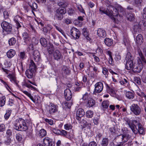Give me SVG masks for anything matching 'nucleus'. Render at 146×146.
Masks as SVG:
<instances>
[{"instance_id":"60","label":"nucleus","mask_w":146,"mask_h":146,"mask_svg":"<svg viewBox=\"0 0 146 146\" xmlns=\"http://www.w3.org/2000/svg\"><path fill=\"white\" fill-rule=\"evenodd\" d=\"M5 125L2 124L0 125V131L3 132L5 130Z\"/></svg>"},{"instance_id":"49","label":"nucleus","mask_w":146,"mask_h":146,"mask_svg":"<svg viewBox=\"0 0 146 146\" xmlns=\"http://www.w3.org/2000/svg\"><path fill=\"white\" fill-rule=\"evenodd\" d=\"M137 131H138H138L140 134L143 135L145 134L144 130L142 126L139 128H138V129L137 128Z\"/></svg>"},{"instance_id":"19","label":"nucleus","mask_w":146,"mask_h":146,"mask_svg":"<svg viewBox=\"0 0 146 146\" xmlns=\"http://www.w3.org/2000/svg\"><path fill=\"white\" fill-rule=\"evenodd\" d=\"M15 51L13 49L9 50L7 53V57L9 58H11L15 54Z\"/></svg>"},{"instance_id":"35","label":"nucleus","mask_w":146,"mask_h":146,"mask_svg":"<svg viewBox=\"0 0 146 146\" xmlns=\"http://www.w3.org/2000/svg\"><path fill=\"white\" fill-rule=\"evenodd\" d=\"M109 102L107 101H103L102 103V105L103 107V110H105L108 108L109 106Z\"/></svg>"},{"instance_id":"7","label":"nucleus","mask_w":146,"mask_h":146,"mask_svg":"<svg viewBox=\"0 0 146 146\" xmlns=\"http://www.w3.org/2000/svg\"><path fill=\"white\" fill-rule=\"evenodd\" d=\"M1 26L5 31L10 33L12 29V25L6 21H3L1 24Z\"/></svg>"},{"instance_id":"10","label":"nucleus","mask_w":146,"mask_h":146,"mask_svg":"<svg viewBox=\"0 0 146 146\" xmlns=\"http://www.w3.org/2000/svg\"><path fill=\"white\" fill-rule=\"evenodd\" d=\"M132 125L134 127V129L132 130L135 134H136L138 132L137 127H138V128H139L141 126V125L139 122H138L136 120H133L132 121Z\"/></svg>"},{"instance_id":"25","label":"nucleus","mask_w":146,"mask_h":146,"mask_svg":"<svg viewBox=\"0 0 146 146\" xmlns=\"http://www.w3.org/2000/svg\"><path fill=\"white\" fill-rule=\"evenodd\" d=\"M46 135V132L44 129H41L39 131L38 134V136L40 138H42L45 136Z\"/></svg>"},{"instance_id":"45","label":"nucleus","mask_w":146,"mask_h":146,"mask_svg":"<svg viewBox=\"0 0 146 146\" xmlns=\"http://www.w3.org/2000/svg\"><path fill=\"white\" fill-rule=\"evenodd\" d=\"M20 58L22 60H24L26 58L25 53L24 52H21L19 55Z\"/></svg>"},{"instance_id":"12","label":"nucleus","mask_w":146,"mask_h":146,"mask_svg":"<svg viewBox=\"0 0 146 146\" xmlns=\"http://www.w3.org/2000/svg\"><path fill=\"white\" fill-rule=\"evenodd\" d=\"M64 97L67 101L70 100L72 97L71 92L70 90L68 89H66L64 92Z\"/></svg>"},{"instance_id":"6","label":"nucleus","mask_w":146,"mask_h":146,"mask_svg":"<svg viewBox=\"0 0 146 146\" xmlns=\"http://www.w3.org/2000/svg\"><path fill=\"white\" fill-rule=\"evenodd\" d=\"M103 88V84L102 82H97L95 85V89L93 93L96 94L97 93H100L102 91Z\"/></svg>"},{"instance_id":"18","label":"nucleus","mask_w":146,"mask_h":146,"mask_svg":"<svg viewBox=\"0 0 146 146\" xmlns=\"http://www.w3.org/2000/svg\"><path fill=\"white\" fill-rule=\"evenodd\" d=\"M48 109L50 114L53 113L57 111L56 106L53 104H52L50 106H48Z\"/></svg>"},{"instance_id":"5","label":"nucleus","mask_w":146,"mask_h":146,"mask_svg":"<svg viewBox=\"0 0 146 146\" xmlns=\"http://www.w3.org/2000/svg\"><path fill=\"white\" fill-rule=\"evenodd\" d=\"M70 34L74 39H76L79 38L80 32L78 29L73 27L70 30Z\"/></svg>"},{"instance_id":"48","label":"nucleus","mask_w":146,"mask_h":146,"mask_svg":"<svg viewBox=\"0 0 146 146\" xmlns=\"http://www.w3.org/2000/svg\"><path fill=\"white\" fill-rule=\"evenodd\" d=\"M126 123L128 125L132 130L134 129V127H133V125H132V123L129 120H127L126 121Z\"/></svg>"},{"instance_id":"39","label":"nucleus","mask_w":146,"mask_h":146,"mask_svg":"<svg viewBox=\"0 0 146 146\" xmlns=\"http://www.w3.org/2000/svg\"><path fill=\"white\" fill-rule=\"evenodd\" d=\"M79 122L80 123L82 124H83V126L85 127L87 126H88V127H90L91 125V124L90 123H88L85 120H83L82 121L81 120L80 122Z\"/></svg>"},{"instance_id":"40","label":"nucleus","mask_w":146,"mask_h":146,"mask_svg":"<svg viewBox=\"0 0 146 146\" xmlns=\"http://www.w3.org/2000/svg\"><path fill=\"white\" fill-rule=\"evenodd\" d=\"M8 42L10 46L14 45L16 43V39L15 38L12 37L9 39Z\"/></svg>"},{"instance_id":"21","label":"nucleus","mask_w":146,"mask_h":146,"mask_svg":"<svg viewBox=\"0 0 146 146\" xmlns=\"http://www.w3.org/2000/svg\"><path fill=\"white\" fill-rule=\"evenodd\" d=\"M104 42L106 45L110 46L113 44V41L111 38H106L104 39Z\"/></svg>"},{"instance_id":"57","label":"nucleus","mask_w":146,"mask_h":146,"mask_svg":"<svg viewBox=\"0 0 146 146\" xmlns=\"http://www.w3.org/2000/svg\"><path fill=\"white\" fill-rule=\"evenodd\" d=\"M53 131L54 133L56 134L60 135V130L58 129H56L54 128L53 129Z\"/></svg>"},{"instance_id":"44","label":"nucleus","mask_w":146,"mask_h":146,"mask_svg":"<svg viewBox=\"0 0 146 146\" xmlns=\"http://www.w3.org/2000/svg\"><path fill=\"white\" fill-rule=\"evenodd\" d=\"M86 117L89 118H91L93 115V112L91 110L88 111L86 112Z\"/></svg>"},{"instance_id":"59","label":"nucleus","mask_w":146,"mask_h":146,"mask_svg":"<svg viewBox=\"0 0 146 146\" xmlns=\"http://www.w3.org/2000/svg\"><path fill=\"white\" fill-rule=\"evenodd\" d=\"M113 11L114 12H113V16H116L118 15L119 13L117 9L115 8L113 9Z\"/></svg>"},{"instance_id":"32","label":"nucleus","mask_w":146,"mask_h":146,"mask_svg":"<svg viewBox=\"0 0 146 146\" xmlns=\"http://www.w3.org/2000/svg\"><path fill=\"white\" fill-rule=\"evenodd\" d=\"M95 103V101L93 99L90 98L88 100L87 102V105L89 107H91L93 106Z\"/></svg>"},{"instance_id":"55","label":"nucleus","mask_w":146,"mask_h":146,"mask_svg":"<svg viewBox=\"0 0 146 146\" xmlns=\"http://www.w3.org/2000/svg\"><path fill=\"white\" fill-rule=\"evenodd\" d=\"M67 134V132L63 130H60V135L63 136H66Z\"/></svg>"},{"instance_id":"37","label":"nucleus","mask_w":146,"mask_h":146,"mask_svg":"<svg viewBox=\"0 0 146 146\" xmlns=\"http://www.w3.org/2000/svg\"><path fill=\"white\" fill-rule=\"evenodd\" d=\"M126 97L129 99H133L134 97V95L131 92H127L125 94Z\"/></svg>"},{"instance_id":"27","label":"nucleus","mask_w":146,"mask_h":146,"mask_svg":"<svg viewBox=\"0 0 146 146\" xmlns=\"http://www.w3.org/2000/svg\"><path fill=\"white\" fill-rule=\"evenodd\" d=\"M34 72L31 70L28 69L27 70L26 72V75L28 78H32L33 76V72Z\"/></svg>"},{"instance_id":"54","label":"nucleus","mask_w":146,"mask_h":146,"mask_svg":"<svg viewBox=\"0 0 146 146\" xmlns=\"http://www.w3.org/2000/svg\"><path fill=\"white\" fill-rule=\"evenodd\" d=\"M99 119L97 117H95L93 120L94 123L96 125H98L99 123Z\"/></svg>"},{"instance_id":"8","label":"nucleus","mask_w":146,"mask_h":146,"mask_svg":"<svg viewBox=\"0 0 146 146\" xmlns=\"http://www.w3.org/2000/svg\"><path fill=\"white\" fill-rule=\"evenodd\" d=\"M85 115V112L84 110L81 108H79L77 111L76 113V118L78 121V122H80L82 118Z\"/></svg>"},{"instance_id":"26","label":"nucleus","mask_w":146,"mask_h":146,"mask_svg":"<svg viewBox=\"0 0 146 146\" xmlns=\"http://www.w3.org/2000/svg\"><path fill=\"white\" fill-rule=\"evenodd\" d=\"M133 29L134 34L137 33H139L141 31V28L139 25H134L133 27Z\"/></svg>"},{"instance_id":"56","label":"nucleus","mask_w":146,"mask_h":146,"mask_svg":"<svg viewBox=\"0 0 146 146\" xmlns=\"http://www.w3.org/2000/svg\"><path fill=\"white\" fill-rule=\"evenodd\" d=\"M89 96V94L88 93L86 92L83 95L82 99L83 100H86L88 99Z\"/></svg>"},{"instance_id":"63","label":"nucleus","mask_w":146,"mask_h":146,"mask_svg":"<svg viewBox=\"0 0 146 146\" xmlns=\"http://www.w3.org/2000/svg\"><path fill=\"white\" fill-rule=\"evenodd\" d=\"M14 100L12 99H9L8 101V105L10 106H12L14 104Z\"/></svg>"},{"instance_id":"61","label":"nucleus","mask_w":146,"mask_h":146,"mask_svg":"<svg viewBox=\"0 0 146 146\" xmlns=\"http://www.w3.org/2000/svg\"><path fill=\"white\" fill-rule=\"evenodd\" d=\"M97 144L96 142L94 141L90 142L88 146H97Z\"/></svg>"},{"instance_id":"9","label":"nucleus","mask_w":146,"mask_h":146,"mask_svg":"<svg viewBox=\"0 0 146 146\" xmlns=\"http://www.w3.org/2000/svg\"><path fill=\"white\" fill-rule=\"evenodd\" d=\"M22 37L24 42L26 44H29L31 41V38L30 35L27 32H24L22 35Z\"/></svg>"},{"instance_id":"34","label":"nucleus","mask_w":146,"mask_h":146,"mask_svg":"<svg viewBox=\"0 0 146 146\" xmlns=\"http://www.w3.org/2000/svg\"><path fill=\"white\" fill-rule=\"evenodd\" d=\"M125 60L126 61H133V57L131 56V54L129 52L127 53Z\"/></svg>"},{"instance_id":"4","label":"nucleus","mask_w":146,"mask_h":146,"mask_svg":"<svg viewBox=\"0 0 146 146\" xmlns=\"http://www.w3.org/2000/svg\"><path fill=\"white\" fill-rule=\"evenodd\" d=\"M131 111L135 115H139L141 113V110L137 104H133L130 107Z\"/></svg>"},{"instance_id":"38","label":"nucleus","mask_w":146,"mask_h":146,"mask_svg":"<svg viewBox=\"0 0 146 146\" xmlns=\"http://www.w3.org/2000/svg\"><path fill=\"white\" fill-rule=\"evenodd\" d=\"M109 143V140L108 138H104L103 139L101 145L102 146H107Z\"/></svg>"},{"instance_id":"43","label":"nucleus","mask_w":146,"mask_h":146,"mask_svg":"<svg viewBox=\"0 0 146 146\" xmlns=\"http://www.w3.org/2000/svg\"><path fill=\"white\" fill-rule=\"evenodd\" d=\"M119 136L121 137V138L122 139V143L123 144L125 142H127L128 140V138H127V137L126 136V135L125 134L123 135H119Z\"/></svg>"},{"instance_id":"33","label":"nucleus","mask_w":146,"mask_h":146,"mask_svg":"<svg viewBox=\"0 0 146 146\" xmlns=\"http://www.w3.org/2000/svg\"><path fill=\"white\" fill-rule=\"evenodd\" d=\"M6 102L5 96H3L0 98V106L3 107L5 104Z\"/></svg>"},{"instance_id":"22","label":"nucleus","mask_w":146,"mask_h":146,"mask_svg":"<svg viewBox=\"0 0 146 146\" xmlns=\"http://www.w3.org/2000/svg\"><path fill=\"white\" fill-rule=\"evenodd\" d=\"M125 65V68L128 70H130L132 69L134 64L133 61H126Z\"/></svg>"},{"instance_id":"1","label":"nucleus","mask_w":146,"mask_h":146,"mask_svg":"<svg viewBox=\"0 0 146 146\" xmlns=\"http://www.w3.org/2000/svg\"><path fill=\"white\" fill-rule=\"evenodd\" d=\"M58 5L62 8L60 7L56 10L54 18L57 20L61 21L63 19V15L66 13L65 9L64 8L67 7V4L65 3L60 2L58 3Z\"/></svg>"},{"instance_id":"13","label":"nucleus","mask_w":146,"mask_h":146,"mask_svg":"<svg viewBox=\"0 0 146 146\" xmlns=\"http://www.w3.org/2000/svg\"><path fill=\"white\" fill-rule=\"evenodd\" d=\"M97 34L98 36L102 38H104L106 36V33L105 31L103 29L99 28L97 31Z\"/></svg>"},{"instance_id":"24","label":"nucleus","mask_w":146,"mask_h":146,"mask_svg":"<svg viewBox=\"0 0 146 146\" xmlns=\"http://www.w3.org/2000/svg\"><path fill=\"white\" fill-rule=\"evenodd\" d=\"M72 104V102L69 103L68 102H63L62 104V107L65 109L70 108Z\"/></svg>"},{"instance_id":"23","label":"nucleus","mask_w":146,"mask_h":146,"mask_svg":"<svg viewBox=\"0 0 146 146\" xmlns=\"http://www.w3.org/2000/svg\"><path fill=\"white\" fill-rule=\"evenodd\" d=\"M47 50L49 54H52L54 52V47L52 44H49L47 46Z\"/></svg>"},{"instance_id":"58","label":"nucleus","mask_w":146,"mask_h":146,"mask_svg":"<svg viewBox=\"0 0 146 146\" xmlns=\"http://www.w3.org/2000/svg\"><path fill=\"white\" fill-rule=\"evenodd\" d=\"M74 10L71 8H68V14L70 15H72L74 13Z\"/></svg>"},{"instance_id":"53","label":"nucleus","mask_w":146,"mask_h":146,"mask_svg":"<svg viewBox=\"0 0 146 146\" xmlns=\"http://www.w3.org/2000/svg\"><path fill=\"white\" fill-rule=\"evenodd\" d=\"M64 129L67 130H68L72 128V126L70 124H66L64 125Z\"/></svg>"},{"instance_id":"20","label":"nucleus","mask_w":146,"mask_h":146,"mask_svg":"<svg viewBox=\"0 0 146 146\" xmlns=\"http://www.w3.org/2000/svg\"><path fill=\"white\" fill-rule=\"evenodd\" d=\"M106 90L109 93L111 96H115V92L114 90L111 88L107 84L106 86Z\"/></svg>"},{"instance_id":"50","label":"nucleus","mask_w":146,"mask_h":146,"mask_svg":"<svg viewBox=\"0 0 146 146\" xmlns=\"http://www.w3.org/2000/svg\"><path fill=\"white\" fill-rule=\"evenodd\" d=\"M31 7L32 9V11L33 13L34 14V13L33 11H35V9L37 8V5L35 3H33V6H31Z\"/></svg>"},{"instance_id":"31","label":"nucleus","mask_w":146,"mask_h":146,"mask_svg":"<svg viewBox=\"0 0 146 146\" xmlns=\"http://www.w3.org/2000/svg\"><path fill=\"white\" fill-rule=\"evenodd\" d=\"M140 96L142 98L141 100V102H142L144 107L145 106L146 101V96L143 92H141L140 95Z\"/></svg>"},{"instance_id":"52","label":"nucleus","mask_w":146,"mask_h":146,"mask_svg":"<svg viewBox=\"0 0 146 146\" xmlns=\"http://www.w3.org/2000/svg\"><path fill=\"white\" fill-rule=\"evenodd\" d=\"M16 137L18 141H21L22 139V135L19 134H17L16 135Z\"/></svg>"},{"instance_id":"3","label":"nucleus","mask_w":146,"mask_h":146,"mask_svg":"<svg viewBox=\"0 0 146 146\" xmlns=\"http://www.w3.org/2000/svg\"><path fill=\"white\" fill-rule=\"evenodd\" d=\"M14 128L17 130L21 131H25L28 129L25 121L22 118H19L15 121Z\"/></svg>"},{"instance_id":"41","label":"nucleus","mask_w":146,"mask_h":146,"mask_svg":"<svg viewBox=\"0 0 146 146\" xmlns=\"http://www.w3.org/2000/svg\"><path fill=\"white\" fill-rule=\"evenodd\" d=\"M12 111L11 110H7L6 113L4 115V117L5 119H7L9 117Z\"/></svg>"},{"instance_id":"11","label":"nucleus","mask_w":146,"mask_h":146,"mask_svg":"<svg viewBox=\"0 0 146 146\" xmlns=\"http://www.w3.org/2000/svg\"><path fill=\"white\" fill-rule=\"evenodd\" d=\"M44 146H54L52 140L49 137H45L43 139Z\"/></svg>"},{"instance_id":"36","label":"nucleus","mask_w":146,"mask_h":146,"mask_svg":"<svg viewBox=\"0 0 146 146\" xmlns=\"http://www.w3.org/2000/svg\"><path fill=\"white\" fill-rule=\"evenodd\" d=\"M40 42L42 45L44 47H46V46L47 42L46 40L44 38H41L40 39Z\"/></svg>"},{"instance_id":"30","label":"nucleus","mask_w":146,"mask_h":146,"mask_svg":"<svg viewBox=\"0 0 146 146\" xmlns=\"http://www.w3.org/2000/svg\"><path fill=\"white\" fill-rule=\"evenodd\" d=\"M126 17L127 19L130 21H133L135 19L134 14L131 13H127Z\"/></svg>"},{"instance_id":"29","label":"nucleus","mask_w":146,"mask_h":146,"mask_svg":"<svg viewBox=\"0 0 146 146\" xmlns=\"http://www.w3.org/2000/svg\"><path fill=\"white\" fill-rule=\"evenodd\" d=\"M8 77L10 79V81L15 83L17 86H18V84L16 80V78L11 74H9L8 75Z\"/></svg>"},{"instance_id":"46","label":"nucleus","mask_w":146,"mask_h":146,"mask_svg":"<svg viewBox=\"0 0 146 146\" xmlns=\"http://www.w3.org/2000/svg\"><path fill=\"white\" fill-rule=\"evenodd\" d=\"M54 26L58 31L61 33L64 36H66L64 31L60 28V27L55 25H54Z\"/></svg>"},{"instance_id":"14","label":"nucleus","mask_w":146,"mask_h":146,"mask_svg":"<svg viewBox=\"0 0 146 146\" xmlns=\"http://www.w3.org/2000/svg\"><path fill=\"white\" fill-rule=\"evenodd\" d=\"M53 57L54 59L58 61L62 58V56L59 50H56L53 52Z\"/></svg>"},{"instance_id":"15","label":"nucleus","mask_w":146,"mask_h":146,"mask_svg":"<svg viewBox=\"0 0 146 146\" xmlns=\"http://www.w3.org/2000/svg\"><path fill=\"white\" fill-rule=\"evenodd\" d=\"M70 72V70L67 67L64 66L62 67L61 74L63 76L69 75Z\"/></svg>"},{"instance_id":"42","label":"nucleus","mask_w":146,"mask_h":146,"mask_svg":"<svg viewBox=\"0 0 146 146\" xmlns=\"http://www.w3.org/2000/svg\"><path fill=\"white\" fill-rule=\"evenodd\" d=\"M119 83L121 84L124 85L125 87L128 86L129 84L127 80L125 79H124L122 81H120Z\"/></svg>"},{"instance_id":"17","label":"nucleus","mask_w":146,"mask_h":146,"mask_svg":"<svg viewBox=\"0 0 146 146\" xmlns=\"http://www.w3.org/2000/svg\"><path fill=\"white\" fill-rule=\"evenodd\" d=\"M36 66L33 61L32 60H30L29 64V69L33 72H35L36 70Z\"/></svg>"},{"instance_id":"47","label":"nucleus","mask_w":146,"mask_h":146,"mask_svg":"<svg viewBox=\"0 0 146 146\" xmlns=\"http://www.w3.org/2000/svg\"><path fill=\"white\" fill-rule=\"evenodd\" d=\"M106 15L110 17L111 18H114L113 17L114 16H113V11H112L108 10L107 11V13Z\"/></svg>"},{"instance_id":"51","label":"nucleus","mask_w":146,"mask_h":146,"mask_svg":"<svg viewBox=\"0 0 146 146\" xmlns=\"http://www.w3.org/2000/svg\"><path fill=\"white\" fill-rule=\"evenodd\" d=\"M102 73L105 75H107V76L108 74V69L106 68H103L102 70Z\"/></svg>"},{"instance_id":"16","label":"nucleus","mask_w":146,"mask_h":146,"mask_svg":"<svg viewBox=\"0 0 146 146\" xmlns=\"http://www.w3.org/2000/svg\"><path fill=\"white\" fill-rule=\"evenodd\" d=\"M34 59L35 61L38 62L40 59V53L37 50H35L33 54Z\"/></svg>"},{"instance_id":"64","label":"nucleus","mask_w":146,"mask_h":146,"mask_svg":"<svg viewBox=\"0 0 146 146\" xmlns=\"http://www.w3.org/2000/svg\"><path fill=\"white\" fill-rule=\"evenodd\" d=\"M45 121L50 125H52L53 124V121L52 119H45Z\"/></svg>"},{"instance_id":"2","label":"nucleus","mask_w":146,"mask_h":146,"mask_svg":"<svg viewBox=\"0 0 146 146\" xmlns=\"http://www.w3.org/2000/svg\"><path fill=\"white\" fill-rule=\"evenodd\" d=\"M139 54L141 58V63H139L137 62L134 63L132 70L134 72H140L146 63L145 59L143 56L142 53H139Z\"/></svg>"},{"instance_id":"62","label":"nucleus","mask_w":146,"mask_h":146,"mask_svg":"<svg viewBox=\"0 0 146 146\" xmlns=\"http://www.w3.org/2000/svg\"><path fill=\"white\" fill-rule=\"evenodd\" d=\"M143 0H135V3L138 6L141 5Z\"/></svg>"},{"instance_id":"28","label":"nucleus","mask_w":146,"mask_h":146,"mask_svg":"<svg viewBox=\"0 0 146 146\" xmlns=\"http://www.w3.org/2000/svg\"><path fill=\"white\" fill-rule=\"evenodd\" d=\"M143 38L141 34H138L136 38V42L138 44H141L143 42Z\"/></svg>"}]
</instances>
